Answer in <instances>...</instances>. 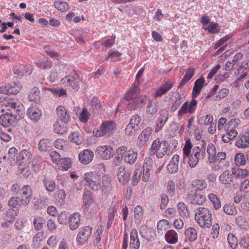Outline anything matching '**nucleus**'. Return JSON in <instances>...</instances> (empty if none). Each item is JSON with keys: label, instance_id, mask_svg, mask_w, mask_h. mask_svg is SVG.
<instances>
[{"label": "nucleus", "instance_id": "1", "mask_svg": "<svg viewBox=\"0 0 249 249\" xmlns=\"http://www.w3.org/2000/svg\"><path fill=\"white\" fill-rule=\"evenodd\" d=\"M192 144L190 140H188L183 148V156L184 161L188 159V163L191 168L196 166L199 161L202 160L205 156V150L200 148L199 146H196L193 149V152L191 155Z\"/></svg>", "mask_w": 249, "mask_h": 249}, {"label": "nucleus", "instance_id": "2", "mask_svg": "<svg viewBox=\"0 0 249 249\" xmlns=\"http://www.w3.org/2000/svg\"><path fill=\"white\" fill-rule=\"evenodd\" d=\"M152 173V160L150 158H146L143 165V171L137 169L134 172L132 184L133 186H136L142 178L143 182H147Z\"/></svg>", "mask_w": 249, "mask_h": 249}, {"label": "nucleus", "instance_id": "3", "mask_svg": "<svg viewBox=\"0 0 249 249\" xmlns=\"http://www.w3.org/2000/svg\"><path fill=\"white\" fill-rule=\"evenodd\" d=\"M101 176L95 172L85 173L82 180L84 185L89 189L98 192L101 189Z\"/></svg>", "mask_w": 249, "mask_h": 249}, {"label": "nucleus", "instance_id": "4", "mask_svg": "<svg viewBox=\"0 0 249 249\" xmlns=\"http://www.w3.org/2000/svg\"><path fill=\"white\" fill-rule=\"evenodd\" d=\"M212 212L208 208L200 207L196 211L195 219L200 227L210 228L212 222Z\"/></svg>", "mask_w": 249, "mask_h": 249}, {"label": "nucleus", "instance_id": "5", "mask_svg": "<svg viewBox=\"0 0 249 249\" xmlns=\"http://www.w3.org/2000/svg\"><path fill=\"white\" fill-rule=\"evenodd\" d=\"M169 151V144L167 141H160L159 139L154 140L149 150L150 156L156 154L158 158H162L167 154Z\"/></svg>", "mask_w": 249, "mask_h": 249}, {"label": "nucleus", "instance_id": "6", "mask_svg": "<svg viewBox=\"0 0 249 249\" xmlns=\"http://www.w3.org/2000/svg\"><path fill=\"white\" fill-rule=\"evenodd\" d=\"M0 103H2L8 110H13L16 113H23L24 107L17 98L10 96H2L0 97Z\"/></svg>", "mask_w": 249, "mask_h": 249}, {"label": "nucleus", "instance_id": "7", "mask_svg": "<svg viewBox=\"0 0 249 249\" xmlns=\"http://www.w3.org/2000/svg\"><path fill=\"white\" fill-rule=\"evenodd\" d=\"M116 129V124L112 121H106L102 123L101 126L93 131V135L96 137H100L112 134Z\"/></svg>", "mask_w": 249, "mask_h": 249}, {"label": "nucleus", "instance_id": "8", "mask_svg": "<svg viewBox=\"0 0 249 249\" xmlns=\"http://www.w3.org/2000/svg\"><path fill=\"white\" fill-rule=\"evenodd\" d=\"M23 113L13 114V113L6 112L0 116V124L4 127H9L14 125L17 121L22 117Z\"/></svg>", "mask_w": 249, "mask_h": 249}, {"label": "nucleus", "instance_id": "9", "mask_svg": "<svg viewBox=\"0 0 249 249\" xmlns=\"http://www.w3.org/2000/svg\"><path fill=\"white\" fill-rule=\"evenodd\" d=\"M34 157L31 151L23 149L19 153L17 158L18 168H21L24 166H29L33 161Z\"/></svg>", "mask_w": 249, "mask_h": 249}, {"label": "nucleus", "instance_id": "10", "mask_svg": "<svg viewBox=\"0 0 249 249\" xmlns=\"http://www.w3.org/2000/svg\"><path fill=\"white\" fill-rule=\"evenodd\" d=\"M187 201L191 204L202 205L206 201V197L201 194H197L195 192L191 191L186 195Z\"/></svg>", "mask_w": 249, "mask_h": 249}, {"label": "nucleus", "instance_id": "11", "mask_svg": "<svg viewBox=\"0 0 249 249\" xmlns=\"http://www.w3.org/2000/svg\"><path fill=\"white\" fill-rule=\"evenodd\" d=\"M96 153L101 158L108 160L113 157L114 150L109 145H101L97 147Z\"/></svg>", "mask_w": 249, "mask_h": 249}, {"label": "nucleus", "instance_id": "12", "mask_svg": "<svg viewBox=\"0 0 249 249\" xmlns=\"http://www.w3.org/2000/svg\"><path fill=\"white\" fill-rule=\"evenodd\" d=\"M92 230V228L89 226L84 227L77 236L76 241L78 244L80 245L85 244L90 236Z\"/></svg>", "mask_w": 249, "mask_h": 249}, {"label": "nucleus", "instance_id": "13", "mask_svg": "<svg viewBox=\"0 0 249 249\" xmlns=\"http://www.w3.org/2000/svg\"><path fill=\"white\" fill-rule=\"evenodd\" d=\"M196 105L197 101L196 99L192 100L190 103L187 101L185 102L180 108L178 113L179 114H184L187 113L192 114L196 110Z\"/></svg>", "mask_w": 249, "mask_h": 249}, {"label": "nucleus", "instance_id": "14", "mask_svg": "<svg viewBox=\"0 0 249 249\" xmlns=\"http://www.w3.org/2000/svg\"><path fill=\"white\" fill-rule=\"evenodd\" d=\"M26 114L31 120L36 123L40 120L42 116V111L37 107L31 106L27 109Z\"/></svg>", "mask_w": 249, "mask_h": 249}, {"label": "nucleus", "instance_id": "15", "mask_svg": "<svg viewBox=\"0 0 249 249\" xmlns=\"http://www.w3.org/2000/svg\"><path fill=\"white\" fill-rule=\"evenodd\" d=\"M62 83L69 89L77 91L79 86L78 81H76L75 77L72 76H67L61 80Z\"/></svg>", "mask_w": 249, "mask_h": 249}, {"label": "nucleus", "instance_id": "16", "mask_svg": "<svg viewBox=\"0 0 249 249\" xmlns=\"http://www.w3.org/2000/svg\"><path fill=\"white\" fill-rule=\"evenodd\" d=\"M56 114L59 121L64 122L65 124L68 123L71 120V116L69 113L63 106H59L57 107Z\"/></svg>", "mask_w": 249, "mask_h": 249}, {"label": "nucleus", "instance_id": "17", "mask_svg": "<svg viewBox=\"0 0 249 249\" xmlns=\"http://www.w3.org/2000/svg\"><path fill=\"white\" fill-rule=\"evenodd\" d=\"M94 157L93 152L89 149H85L79 154V159L84 164L90 163Z\"/></svg>", "mask_w": 249, "mask_h": 249}, {"label": "nucleus", "instance_id": "18", "mask_svg": "<svg viewBox=\"0 0 249 249\" xmlns=\"http://www.w3.org/2000/svg\"><path fill=\"white\" fill-rule=\"evenodd\" d=\"M102 192L104 194H108L112 190V187L111 184L110 177L108 175H104L101 178Z\"/></svg>", "mask_w": 249, "mask_h": 249}, {"label": "nucleus", "instance_id": "19", "mask_svg": "<svg viewBox=\"0 0 249 249\" xmlns=\"http://www.w3.org/2000/svg\"><path fill=\"white\" fill-rule=\"evenodd\" d=\"M233 175L229 170L224 171L219 176V182L223 185H230L233 182Z\"/></svg>", "mask_w": 249, "mask_h": 249}, {"label": "nucleus", "instance_id": "20", "mask_svg": "<svg viewBox=\"0 0 249 249\" xmlns=\"http://www.w3.org/2000/svg\"><path fill=\"white\" fill-rule=\"evenodd\" d=\"M235 145L240 148H246L249 147V132H246L244 134L238 137Z\"/></svg>", "mask_w": 249, "mask_h": 249}, {"label": "nucleus", "instance_id": "21", "mask_svg": "<svg viewBox=\"0 0 249 249\" xmlns=\"http://www.w3.org/2000/svg\"><path fill=\"white\" fill-rule=\"evenodd\" d=\"M80 222V214L78 213H74L69 217V227L71 230L77 229Z\"/></svg>", "mask_w": 249, "mask_h": 249}, {"label": "nucleus", "instance_id": "22", "mask_svg": "<svg viewBox=\"0 0 249 249\" xmlns=\"http://www.w3.org/2000/svg\"><path fill=\"white\" fill-rule=\"evenodd\" d=\"M179 160V156L177 154L174 155L171 160L167 166V170L171 173H175L178 170V163Z\"/></svg>", "mask_w": 249, "mask_h": 249}, {"label": "nucleus", "instance_id": "23", "mask_svg": "<svg viewBox=\"0 0 249 249\" xmlns=\"http://www.w3.org/2000/svg\"><path fill=\"white\" fill-rule=\"evenodd\" d=\"M117 177L119 182L124 184L129 178L130 173L125 170L124 166H121L118 169Z\"/></svg>", "mask_w": 249, "mask_h": 249}, {"label": "nucleus", "instance_id": "24", "mask_svg": "<svg viewBox=\"0 0 249 249\" xmlns=\"http://www.w3.org/2000/svg\"><path fill=\"white\" fill-rule=\"evenodd\" d=\"M158 102L153 99L149 100L146 107V114L147 115L153 116L158 111Z\"/></svg>", "mask_w": 249, "mask_h": 249}, {"label": "nucleus", "instance_id": "25", "mask_svg": "<svg viewBox=\"0 0 249 249\" xmlns=\"http://www.w3.org/2000/svg\"><path fill=\"white\" fill-rule=\"evenodd\" d=\"M174 83L171 81H166L164 85L156 89L155 97L161 96L165 94L173 86Z\"/></svg>", "mask_w": 249, "mask_h": 249}, {"label": "nucleus", "instance_id": "26", "mask_svg": "<svg viewBox=\"0 0 249 249\" xmlns=\"http://www.w3.org/2000/svg\"><path fill=\"white\" fill-rule=\"evenodd\" d=\"M138 153L133 149H129L125 153L124 161L130 164H133L137 159Z\"/></svg>", "mask_w": 249, "mask_h": 249}, {"label": "nucleus", "instance_id": "27", "mask_svg": "<svg viewBox=\"0 0 249 249\" xmlns=\"http://www.w3.org/2000/svg\"><path fill=\"white\" fill-rule=\"evenodd\" d=\"M205 80L203 77H200L195 82V85L193 89V97H196L200 93L202 88L204 85Z\"/></svg>", "mask_w": 249, "mask_h": 249}, {"label": "nucleus", "instance_id": "28", "mask_svg": "<svg viewBox=\"0 0 249 249\" xmlns=\"http://www.w3.org/2000/svg\"><path fill=\"white\" fill-rule=\"evenodd\" d=\"M69 139L71 142L74 143L76 145H81L83 141V137L81 133L78 131H74L71 133Z\"/></svg>", "mask_w": 249, "mask_h": 249}, {"label": "nucleus", "instance_id": "29", "mask_svg": "<svg viewBox=\"0 0 249 249\" xmlns=\"http://www.w3.org/2000/svg\"><path fill=\"white\" fill-rule=\"evenodd\" d=\"M138 232L137 230H133L130 233V246L132 249H139L140 246V242L138 238Z\"/></svg>", "mask_w": 249, "mask_h": 249}, {"label": "nucleus", "instance_id": "30", "mask_svg": "<svg viewBox=\"0 0 249 249\" xmlns=\"http://www.w3.org/2000/svg\"><path fill=\"white\" fill-rule=\"evenodd\" d=\"M29 201L24 200L18 197H13L11 198L8 201V205L10 207L17 208L18 206H21L23 205H27Z\"/></svg>", "mask_w": 249, "mask_h": 249}, {"label": "nucleus", "instance_id": "31", "mask_svg": "<svg viewBox=\"0 0 249 249\" xmlns=\"http://www.w3.org/2000/svg\"><path fill=\"white\" fill-rule=\"evenodd\" d=\"M207 153L208 155V160L211 163L215 162L216 155V148L213 143H209L207 147Z\"/></svg>", "mask_w": 249, "mask_h": 249}, {"label": "nucleus", "instance_id": "32", "mask_svg": "<svg viewBox=\"0 0 249 249\" xmlns=\"http://www.w3.org/2000/svg\"><path fill=\"white\" fill-rule=\"evenodd\" d=\"M42 182L46 190L49 192H53L56 189V184L52 179L45 177Z\"/></svg>", "mask_w": 249, "mask_h": 249}, {"label": "nucleus", "instance_id": "33", "mask_svg": "<svg viewBox=\"0 0 249 249\" xmlns=\"http://www.w3.org/2000/svg\"><path fill=\"white\" fill-rule=\"evenodd\" d=\"M66 124L60 121H57L54 124V132L60 135L64 134L68 130Z\"/></svg>", "mask_w": 249, "mask_h": 249}, {"label": "nucleus", "instance_id": "34", "mask_svg": "<svg viewBox=\"0 0 249 249\" xmlns=\"http://www.w3.org/2000/svg\"><path fill=\"white\" fill-rule=\"evenodd\" d=\"M165 239L170 244H175L178 241V235L176 231L170 230L166 232L165 235Z\"/></svg>", "mask_w": 249, "mask_h": 249}, {"label": "nucleus", "instance_id": "35", "mask_svg": "<svg viewBox=\"0 0 249 249\" xmlns=\"http://www.w3.org/2000/svg\"><path fill=\"white\" fill-rule=\"evenodd\" d=\"M191 185L193 189L199 191L204 190L207 187V184L202 179L194 180L191 182Z\"/></svg>", "mask_w": 249, "mask_h": 249}, {"label": "nucleus", "instance_id": "36", "mask_svg": "<svg viewBox=\"0 0 249 249\" xmlns=\"http://www.w3.org/2000/svg\"><path fill=\"white\" fill-rule=\"evenodd\" d=\"M232 174L236 178H243L249 176V171L247 169L233 168Z\"/></svg>", "mask_w": 249, "mask_h": 249}, {"label": "nucleus", "instance_id": "37", "mask_svg": "<svg viewBox=\"0 0 249 249\" xmlns=\"http://www.w3.org/2000/svg\"><path fill=\"white\" fill-rule=\"evenodd\" d=\"M152 130L150 128L144 129L138 137V140L140 144H143L150 138Z\"/></svg>", "mask_w": 249, "mask_h": 249}, {"label": "nucleus", "instance_id": "38", "mask_svg": "<svg viewBox=\"0 0 249 249\" xmlns=\"http://www.w3.org/2000/svg\"><path fill=\"white\" fill-rule=\"evenodd\" d=\"M168 118V113L167 111H163L158 119L157 127L155 131L158 132L164 125Z\"/></svg>", "mask_w": 249, "mask_h": 249}, {"label": "nucleus", "instance_id": "39", "mask_svg": "<svg viewBox=\"0 0 249 249\" xmlns=\"http://www.w3.org/2000/svg\"><path fill=\"white\" fill-rule=\"evenodd\" d=\"M83 202L87 208H88L93 202V197L90 191L86 190L84 192L83 195Z\"/></svg>", "mask_w": 249, "mask_h": 249}, {"label": "nucleus", "instance_id": "40", "mask_svg": "<svg viewBox=\"0 0 249 249\" xmlns=\"http://www.w3.org/2000/svg\"><path fill=\"white\" fill-rule=\"evenodd\" d=\"M228 131L222 138V140L224 142H229L231 140L235 138L238 134L237 131L235 129H229Z\"/></svg>", "mask_w": 249, "mask_h": 249}, {"label": "nucleus", "instance_id": "41", "mask_svg": "<svg viewBox=\"0 0 249 249\" xmlns=\"http://www.w3.org/2000/svg\"><path fill=\"white\" fill-rule=\"evenodd\" d=\"M29 99L31 101L38 103L40 101V91L38 88L34 87L33 88L29 95Z\"/></svg>", "mask_w": 249, "mask_h": 249}, {"label": "nucleus", "instance_id": "42", "mask_svg": "<svg viewBox=\"0 0 249 249\" xmlns=\"http://www.w3.org/2000/svg\"><path fill=\"white\" fill-rule=\"evenodd\" d=\"M186 236L190 241H195L197 237V233L196 230L192 227L188 228L185 231Z\"/></svg>", "mask_w": 249, "mask_h": 249}, {"label": "nucleus", "instance_id": "43", "mask_svg": "<svg viewBox=\"0 0 249 249\" xmlns=\"http://www.w3.org/2000/svg\"><path fill=\"white\" fill-rule=\"evenodd\" d=\"M54 146L58 149L66 151L69 149V142L64 139H59L55 141Z\"/></svg>", "mask_w": 249, "mask_h": 249}, {"label": "nucleus", "instance_id": "44", "mask_svg": "<svg viewBox=\"0 0 249 249\" xmlns=\"http://www.w3.org/2000/svg\"><path fill=\"white\" fill-rule=\"evenodd\" d=\"M45 222V221L43 217L38 215L35 216L33 220L35 229L36 231L40 230L43 228Z\"/></svg>", "mask_w": 249, "mask_h": 249}, {"label": "nucleus", "instance_id": "45", "mask_svg": "<svg viewBox=\"0 0 249 249\" xmlns=\"http://www.w3.org/2000/svg\"><path fill=\"white\" fill-rule=\"evenodd\" d=\"M54 6L56 9L62 12H66L68 11L70 8L68 3L61 0L55 1Z\"/></svg>", "mask_w": 249, "mask_h": 249}, {"label": "nucleus", "instance_id": "46", "mask_svg": "<svg viewBox=\"0 0 249 249\" xmlns=\"http://www.w3.org/2000/svg\"><path fill=\"white\" fill-rule=\"evenodd\" d=\"M208 199L213 203L214 209L217 210L221 208V202L217 196L213 193L208 195Z\"/></svg>", "mask_w": 249, "mask_h": 249}, {"label": "nucleus", "instance_id": "47", "mask_svg": "<svg viewBox=\"0 0 249 249\" xmlns=\"http://www.w3.org/2000/svg\"><path fill=\"white\" fill-rule=\"evenodd\" d=\"M140 90L139 87L134 86L126 92L124 97L127 101H129L134 97L135 94L139 93Z\"/></svg>", "mask_w": 249, "mask_h": 249}, {"label": "nucleus", "instance_id": "48", "mask_svg": "<svg viewBox=\"0 0 249 249\" xmlns=\"http://www.w3.org/2000/svg\"><path fill=\"white\" fill-rule=\"evenodd\" d=\"M223 211L225 213L228 215H235L237 211L236 207L233 204H226L223 206Z\"/></svg>", "mask_w": 249, "mask_h": 249}, {"label": "nucleus", "instance_id": "49", "mask_svg": "<svg viewBox=\"0 0 249 249\" xmlns=\"http://www.w3.org/2000/svg\"><path fill=\"white\" fill-rule=\"evenodd\" d=\"M58 164L62 170L67 171L71 167V160L68 158H61Z\"/></svg>", "mask_w": 249, "mask_h": 249}, {"label": "nucleus", "instance_id": "50", "mask_svg": "<svg viewBox=\"0 0 249 249\" xmlns=\"http://www.w3.org/2000/svg\"><path fill=\"white\" fill-rule=\"evenodd\" d=\"M235 164L238 166H243L246 163L245 155L241 153H237L234 157Z\"/></svg>", "mask_w": 249, "mask_h": 249}, {"label": "nucleus", "instance_id": "51", "mask_svg": "<svg viewBox=\"0 0 249 249\" xmlns=\"http://www.w3.org/2000/svg\"><path fill=\"white\" fill-rule=\"evenodd\" d=\"M179 213L181 216L188 217L189 216V212L186 205L183 202H179L178 205Z\"/></svg>", "mask_w": 249, "mask_h": 249}, {"label": "nucleus", "instance_id": "52", "mask_svg": "<svg viewBox=\"0 0 249 249\" xmlns=\"http://www.w3.org/2000/svg\"><path fill=\"white\" fill-rule=\"evenodd\" d=\"M51 145V142L48 139H43L38 143V148L40 150L45 151L49 149Z\"/></svg>", "mask_w": 249, "mask_h": 249}, {"label": "nucleus", "instance_id": "53", "mask_svg": "<svg viewBox=\"0 0 249 249\" xmlns=\"http://www.w3.org/2000/svg\"><path fill=\"white\" fill-rule=\"evenodd\" d=\"M205 30L208 31V32L212 34L218 33L220 30V27L218 24L213 22H211L206 28H205Z\"/></svg>", "mask_w": 249, "mask_h": 249}, {"label": "nucleus", "instance_id": "54", "mask_svg": "<svg viewBox=\"0 0 249 249\" xmlns=\"http://www.w3.org/2000/svg\"><path fill=\"white\" fill-rule=\"evenodd\" d=\"M134 218L136 221H140L143 216V209L142 206L138 205L134 209Z\"/></svg>", "mask_w": 249, "mask_h": 249}, {"label": "nucleus", "instance_id": "55", "mask_svg": "<svg viewBox=\"0 0 249 249\" xmlns=\"http://www.w3.org/2000/svg\"><path fill=\"white\" fill-rule=\"evenodd\" d=\"M22 197H24V200H29L28 198L32 195V189L29 185H25L21 189Z\"/></svg>", "mask_w": 249, "mask_h": 249}, {"label": "nucleus", "instance_id": "56", "mask_svg": "<svg viewBox=\"0 0 249 249\" xmlns=\"http://www.w3.org/2000/svg\"><path fill=\"white\" fill-rule=\"evenodd\" d=\"M228 242L232 249H236L237 247V240L232 233H229L227 238Z\"/></svg>", "mask_w": 249, "mask_h": 249}, {"label": "nucleus", "instance_id": "57", "mask_svg": "<svg viewBox=\"0 0 249 249\" xmlns=\"http://www.w3.org/2000/svg\"><path fill=\"white\" fill-rule=\"evenodd\" d=\"M240 121L238 119H232L225 125V130L228 131L229 129H234L237 127Z\"/></svg>", "mask_w": 249, "mask_h": 249}, {"label": "nucleus", "instance_id": "58", "mask_svg": "<svg viewBox=\"0 0 249 249\" xmlns=\"http://www.w3.org/2000/svg\"><path fill=\"white\" fill-rule=\"evenodd\" d=\"M213 120V118L212 115H206L201 117L199 121L201 124L205 125H209L212 124Z\"/></svg>", "mask_w": 249, "mask_h": 249}, {"label": "nucleus", "instance_id": "59", "mask_svg": "<svg viewBox=\"0 0 249 249\" xmlns=\"http://www.w3.org/2000/svg\"><path fill=\"white\" fill-rule=\"evenodd\" d=\"M89 116L90 114L88 110L86 108H83L79 114V120L82 123H86L88 122Z\"/></svg>", "mask_w": 249, "mask_h": 249}, {"label": "nucleus", "instance_id": "60", "mask_svg": "<svg viewBox=\"0 0 249 249\" xmlns=\"http://www.w3.org/2000/svg\"><path fill=\"white\" fill-rule=\"evenodd\" d=\"M122 53L118 51L110 52L107 57L105 59L107 60L109 58H111L112 61H117L120 60V57Z\"/></svg>", "mask_w": 249, "mask_h": 249}, {"label": "nucleus", "instance_id": "61", "mask_svg": "<svg viewBox=\"0 0 249 249\" xmlns=\"http://www.w3.org/2000/svg\"><path fill=\"white\" fill-rule=\"evenodd\" d=\"M116 214V209L114 207L111 208L109 212L108 215V222L107 224V228L109 229L114 220V218Z\"/></svg>", "mask_w": 249, "mask_h": 249}, {"label": "nucleus", "instance_id": "62", "mask_svg": "<svg viewBox=\"0 0 249 249\" xmlns=\"http://www.w3.org/2000/svg\"><path fill=\"white\" fill-rule=\"evenodd\" d=\"M20 174L25 178H28L31 175L32 172L29 168V166H24L21 168H18Z\"/></svg>", "mask_w": 249, "mask_h": 249}, {"label": "nucleus", "instance_id": "63", "mask_svg": "<svg viewBox=\"0 0 249 249\" xmlns=\"http://www.w3.org/2000/svg\"><path fill=\"white\" fill-rule=\"evenodd\" d=\"M36 65L42 69H48L51 68L52 62L49 61L47 58H44L41 62L37 63Z\"/></svg>", "mask_w": 249, "mask_h": 249}, {"label": "nucleus", "instance_id": "64", "mask_svg": "<svg viewBox=\"0 0 249 249\" xmlns=\"http://www.w3.org/2000/svg\"><path fill=\"white\" fill-rule=\"evenodd\" d=\"M68 213L66 212L60 213L58 216V222L61 224H65L67 222Z\"/></svg>", "mask_w": 249, "mask_h": 249}]
</instances>
